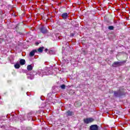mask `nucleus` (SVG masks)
Returning a JSON list of instances; mask_svg holds the SVG:
<instances>
[{"label": "nucleus", "instance_id": "f257e3e1", "mask_svg": "<svg viewBox=\"0 0 130 130\" xmlns=\"http://www.w3.org/2000/svg\"><path fill=\"white\" fill-rule=\"evenodd\" d=\"M94 121V119L92 118H87L85 119H84L83 121L84 123H86L88 124V123H91V122H93Z\"/></svg>", "mask_w": 130, "mask_h": 130}, {"label": "nucleus", "instance_id": "f03ea898", "mask_svg": "<svg viewBox=\"0 0 130 130\" xmlns=\"http://www.w3.org/2000/svg\"><path fill=\"white\" fill-rule=\"evenodd\" d=\"M90 129L91 130H98V125H92L90 126Z\"/></svg>", "mask_w": 130, "mask_h": 130}, {"label": "nucleus", "instance_id": "7ed1b4c3", "mask_svg": "<svg viewBox=\"0 0 130 130\" xmlns=\"http://www.w3.org/2000/svg\"><path fill=\"white\" fill-rule=\"evenodd\" d=\"M120 66H121V62H115L113 64V66L114 67V68H117V67H120Z\"/></svg>", "mask_w": 130, "mask_h": 130}, {"label": "nucleus", "instance_id": "20e7f679", "mask_svg": "<svg viewBox=\"0 0 130 130\" xmlns=\"http://www.w3.org/2000/svg\"><path fill=\"white\" fill-rule=\"evenodd\" d=\"M37 52V50H32L31 52L29 53V56L32 57L34 56L35 53Z\"/></svg>", "mask_w": 130, "mask_h": 130}, {"label": "nucleus", "instance_id": "39448f33", "mask_svg": "<svg viewBox=\"0 0 130 130\" xmlns=\"http://www.w3.org/2000/svg\"><path fill=\"white\" fill-rule=\"evenodd\" d=\"M19 63L21 66H24L26 63V61H25V59H21L20 60Z\"/></svg>", "mask_w": 130, "mask_h": 130}, {"label": "nucleus", "instance_id": "423d86ee", "mask_svg": "<svg viewBox=\"0 0 130 130\" xmlns=\"http://www.w3.org/2000/svg\"><path fill=\"white\" fill-rule=\"evenodd\" d=\"M68 16L69 15L67 13H64L62 14V18H63V19H67Z\"/></svg>", "mask_w": 130, "mask_h": 130}, {"label": "nucleus", "instance_id": "0eeeda50", "mask_svg": "<svg viewBox=\"0 0 130 130\" xmlns=\"http://www.w3.org/2000/svg\"><path fill=\"white\" fill-rule=\"evenodd\" d=\"M27 70L28 71H32V70H33V67H32V65L27 66Z\"/></svg>", "mask_w": 130, "mask_h": 130}, {"label": "nucleus", "instance_id": "6e6552de", "mask_svg": "<svg viewBox=\"0 0 130 130\" xmlns=\"http://www.w3.org/2000/svg\"><path fill=\"white\" fill-rule=\"evenodd\" d=\"M14 68L15 69H20V64L19 62H17L15 65H14Z\"/></svg>", "mask_w": 130, "mask_h": 130}, {"label": "nucleus", "instance_id": "1a4fd4ad", "mask_svg": "<svg viewBox=\"0 0 130 130\" xmlns=\"http://www.w3.org/2000/svg\"><path fill=\"white\" fill-rule=\"evenodd\" d=\"M67 115H68L69 116H72V115H73V112L70 111H68L67 112Z\"/></svg>", "mask_w": 130, "mask_h": 130}, {"label": "nucleus", "instance_id": "9d476101", "mask_svg": "<svg viewBox=\"0 0 130 130\" xmlns=\"http://www.w3.org/2000/svg\"><path fill=\"white\" fill-rule=\"evenodd\" d=\"M41 31L42 32V33H46L47 30L46 29H44V28H43V27L41 28Z\"/></svg>", "mask_w": 130, "mask_h": 130}, {"label": "nucleus", "instance_id": "9b49d317", "mask_svg": "<svg viewBox=\"0 0 130 130\" xmlns=\"http://www.w3.org/2000/svg\"><path fill=\"white\" fill-rule=\"evenodd\" d=\"M38 51H39V52H42V51H43V48L40 47L38 49Z\"/></svg>", "mask_w": 130, "mask_h": 130}, {"label": "nucleus", "instance_id": "f8f14e48", "mask_svg": "<svg viewBox=\"0 0 130 130\" xmlns=\"http://www.w3.org/2000/svg\"><path fill=\"white\" fill-rule=\"evenodd\" d=\"M108 29L109 30H113V29H114V26H109L108 27Z\"/></svg>", "mask_w": 130, "mask_h": 130}, {"label": "nucleus", "instance_id": "ddd939ff", "mask_svg": "<svg viewBox=\"0 0 130 130\" xmlns=\"http://www.w3.org/2000/svg\"><path fill=\"white\" fill-rule=\"evenodd\" d=\"M61 89H64L66 88V85L62 84L61 85Z\"/></svg>", "mask_w": 130, "mask_h": 130}, {"label": "nucleus", "instance_id": "4468645a", "mask_svg": "<svg viewBox=\"0 0 130 130\" xmlns=\"http://www.w3.org/2000/svg\"><path fill=\"white\" fill-rule=\"evenodd\" d=\"M78 104V103L77 102H76L75 103V106H77V105Z\"/></svg>", "mask_w": 130, "mask_h": 130}, {"label": "nucleus", "instance_id": "2eb2a0df", "mask_svg": "<svg viewBox=\"0 0 130 130\" xmlns=\"http://www.w3.org/2000/svg\"><path fill=\"white\" fill-rule=\"evenodd\" d=\"M122 62H125V61H123Z\"/></svg>", "mask_w": 130, "mask_h": 130}]
</instances>
